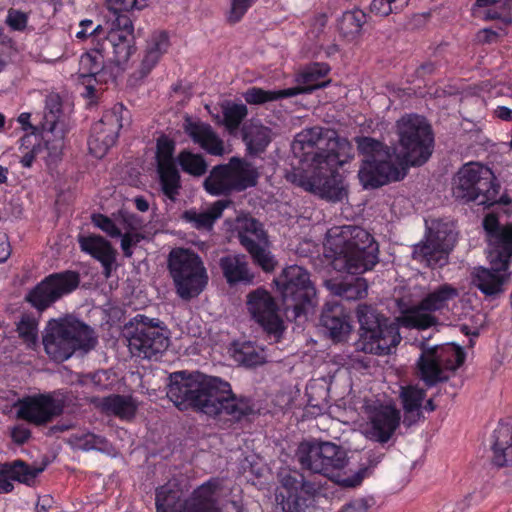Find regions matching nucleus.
<instances>
[{
	"label": "nucleus",
	"instance_id": "nucleus-1",
	"mask_svg": "<svg viewBox=\"0 0 512 512\" xmlns=\"http://www.w3.org/2000/svg\"><path fill=\"white\" fill-rule=\"evenodd\" d=\"M292 151L299 159V166L287 173L288 181L330 201H340L346 196L343 177L337 168L353 158L350 142L313 127L295 136Z\"/></svg>",
	"mask_w": 512,
	"mask_h": 512
},
{
	"label": "nucleus",
	"instance_id": "nucleus-2",
	"mask_svg": "<svg viewBox=\"0 0 512 512\" xmlns=\"http://www.w3.org/2000/svg\"><path fill=\"white\" fill-rule=\"evenodd\" d=\"M167 397L180 410L193 408L208 416L238 422L253 412L251 402L237 397L230 383L200 372L170 375Z\"/></svg>",
	"mask_w": 512,
	"mask_h": 512
},
{
	"label": "nucleus",
	"instance_id": "nucleus-3",
	"mask_svg": "<svg viewBox=\"0 0 512 512\" xmlns=\"http://www.w3.org/2000/svg\"><path fill=\"white\" fill-rule=\"evenodd\" d=\"M398 144L393 148L397 167L382 168L376 177L364 170L362 177L369 184H387L399 181L410 166L424 164L432 154L433 136L430 125L418 115H405L396 122Z\"/></svg>",
	"mask_w": 512,
	"mask_h": 512
},
{
	"label": "nucleus",
	"instance_id": "nucleus-4",
	"mask_svg": "<svg viewBox=\"0 0 512 512\" xmlns=\"http://www.w3.org/2000/svg\"><path fill=\"white\" fill-rule=\"evenodd\" d=\"M325 256L334 267L350 274H362L378 262V245L365 229L353 226H335L328 230L324 243Z\"/></svg>",
	"mask_w": 512,
	"mask_h": 512
},
{
	"label": "nucleus",
	"instance_id": "nucleus-5",
	"mask_svg": "<svg viewBox=\"0 0 512 512\" xmlns=\"http://www.w3.org/2000/svg\"><path fill=\"white\" fill-rule=\"evenodd\" d=\"M357 317L361 327L360 338L355 344L357 352L385 355L399 344L401 336L396 322L381 317L374 308L365 304L359 305ZM344 364L356 370L369 367L368 358L359 353L347 355Z\"/></svg>",
	"mask_w": 512,
	"mask_h": 512
},
{
	"label": "nucleus",
	"instance_id": "nucleus-6",
	"mask_svg": "<svg viewBox=\"0 0 512 512\" xmlns=\"http://www.w3.org/2000/svg\"><path fill=\"white\" fill-rule=\"evenodd\" d=\"M297 457L302 467L334 478L344 487H355L364 478L365 470L352 472L349 475L347 472L339 473L346 466V453L332 442H302L297 449Z\"/></svg>",
	"mask_w": 512,
	"mask_h": 512
},
{
	"label": "nucleus",
	"instance_id": "nucleus-7",
	"mask_svg": "<svg viewBox=\"0 0 512 512\" xmlns=\"http://www.w3.org/2000/svg\"><path fill=\"white\" fill-rule=\"evenodd\" d=\"M97 343L93 331L85 324L70 320H53L43 338L47 355L56 362L69 359L76 350L87 352Z\"/></svg>",
	"mask_w": 512,
	"mask_h": 512
},
{
	"label": "nucleus",
	"instance_id": "nucleus-8",
	"mask_svg": "<svg viewBox=\"0 0 512 512\" xmlns=\"http://www.w3.org/2000/svg\"><path fill=\"white\" fill-rule=\"evenodd\" d=\"M168 269L177 294L184 300L198 296L208 283L202 259L189 249H173L168 256Z\"/></svg>",
	"mask_w": 512,
	"mask_h": 512
},
{
	"label": "nucleus",
	"instance_id": "nucleus-9",
	"mask_svg": "<svg viewBox=\"0 0 512 512\" xmlns=\"http://www.w3.org/2000/svg\"><path fill=\"white\" fill-rule=\"evenodd\" d=\"M274 283L282 296L286 311L291 310L295 319L309 313L317 305L316 289L303 267H286Z\"/></svg>",
	"mask_w": 512,
	"mask_h": 512
},
{
	"label": "nucleus",
	"instance_id": "nucleus-10",
	"mask_svg": "<svg viewBox=\"0 0 512 512\" xmlns=\"http://www.w3.org/2000/svg\"><path fill=\"white\" fill-rule=\"evenodd\" d=\"M221 482L210 479L197 489L185 501L180 493L170 485H164L156 491L157 512H221L218 505Z\"/></svg>",
	"mask_w": 512,
	"mask_h": 512
},
{
	"label": "nucleus",
	"instance_id": "nucleus-11",
	"mask_svg": "<svg viewBox=\"0 0 512 512\" xmlns=\"http://www.w3.org/2000/svg\"><path fill=\"white\" fill-rule=\"evenodd\" d=\"M499 188L490 168L471 162L458 171L454 182V195L466 202L490 206L499 201Z\"/></svg>",
	"mask_w": 512,
	"mask_h": 512
},
{
	"label": "nucleus",
	"instance_id": "nucleus-12",
	"mask_svg": "<svg viewBox=\"0 0 512 512\" xmlns=\"http://www.w3.org/2000/svg\"><path fill=\"white\" fill-rule=\"evenodd\" d=\"M422 352L417 361L418 376L428 386L449 378L448 372L455 371L465 359L461 347L448 343L429 347L421 343Z\"/></svg>",
	"mask_w": 512,
	"mask_h": 512
},
{
	"label": "nucleus",
	"instance_id": "nucleus-13",
	"mask_svg": "<svg viewBox=\"0 0 512 512\" xmlns=\"http://www.w3.org/2000/svg\"><path fill=\"white\" fill-rule=\"evenodd\" d=\"M425 240L413 248V259L428 267H441L447 263L448 254L456 242L453 223L443 220L426 222Z\"/></svg>",
	"mask_w": 512,
	"mask_h": 512
},
{
	"label": "nucleus",
	"instance_id": "nucleus-14",
	"mask_svg": "<svg viewBox=\"0 0 512 512\" xmlns=\"http://www.w3.org/2000/svg\"><path fill=\"white\" fill-rule=\"evenodd\" d=\"M257 169L249 162L233 157L225 165L212 169L204 181L206 191L212 195L227 194L253 187L258 179Z\"/></svg>",
	"mask_w": 512,
	"mask_h": 512
},
{
	"label": "nucleus",
	"instance_id": "nucleus-15",
	"mask_svg": "<svg viewBox=\"0 0 512 512\" xmlns=\"http://www.w3.org/2000/svg\"><path fill=\"white\" fill-rule=\"evenodd\" d=\"M459 296V290L450 285L443 284L428 293L419 303V305L408 309L402 316L394 322L398 327L427 329L437 323V319L432 312L440 311L448 307L449 303Z\"/></svg>",
	"mask_w": 512,
	"mask_h": 512
},
{
	"label": "nucleus",
	"instance_id": "nucleus-16",
	"mask_svg": "<svg viewBox=\"0 0 512 512\" xmlns=\"http://www.w3.org/2000/svg\"><path fill=\"white\" fill-rule=\"evenodd\" d=\"M133 323L135 329L128 338V347L133 356L150 359L167 349L169 338L161 321L139 314L133 318Z\"/></svg>",
	"mask_w": 512,
	"mask_h": 512
},
{
	"label": "nucleus",
	"instance_id": "nucleus-17",
	"mask_svg": "<svg viewBox=\"0 0 512 512\" xmlns=\"http://www.w3.org/2000/svg\"><path fill=\"white\" fill-rule=\"evenodd\" d=\"M328 72L329 67L326 64L316 63L307 67L297 78V82L304 86L279 90H265L259 87H251L244 92L243 98L248 104L261 105L282 98L309 93L327 85V82H320L319 80L326 76Z\"/></svg>",
	"mask_w": 512,
	"mask_h": 512
},
{
	"label": "nucleus",
	"instance_id": "nucleus-18",
	"mask_svg": "<svg viewBox=\"0 0 512 512\" xmlns=\"http://www.w3.org/2000/svg\"><path fill=\"white\" fill-rule=\"evenodd\" d=\"M363 413L366 421L361 426V432L365 438L377 443H387L400 424L399 410L378 400L366 401Z\"/></svg>",
	"mask_w": 512,
	"mask_h": 512
},
{
	"label": "nucleus",
	"instance_id": "nucleus-19",
	"mask_svg": "<svg viewBox=\"0 0 512 512\" xmlns=\"http://www.w3.org/2000/svg\"><path fill=\"white\" fill-rule=\"evenodd\" d=\"M79 274L74 271L53 273L45 277L26 295V300L37 310L43 311L79 285Z\"/></svg>",
	"mask_w": 512,
	"mask_h": 512
},
{
	"label": "nucleus",
	"instance_id": "nucleus-20",
	"mask_svg": "<svg viewBox=\"0 0 512 512\" xmlns=\"http://www.w3.org/2000/svg\"><path fill=\"white\" fill-rule=\"evenodd\" d=\"M313 486L297 473H282L276 490L277 505L282 512H305L311 504Z\"/></svg>",
	"mask_w": 512,
	"mask_h": 512
},
{
	"label": "nucleus",
	"instance_id": "nucleus-21",
	"mask_svg": "<svg viewBox=\"0 0 512 512\" xmlns=\"http://www.w3.org/2000/svg\"><path fill=\"white\" fill-rule=\"evenodd\" d=\"M64 401L53 394H38L20 399L17 416L35 425H44L62 414Z\"/></svg>",
	"mask_w": 512,
	"mask_h": 512
},
{
	"label": "nucleus",
	"instance_id": "nucleus-22",
	"mask_svg": "<svg viewBox=\"0 0 512 512\" xmlns=\"http://www.w3.org/2000/svg\"><path fill=\"white\" fill-rule=\"evenodd\" d=\"M247 308L252 318L263 329L274 336H279L283 331V321L278 314L277 304L271 294L262 288H258L247 295Z\"/></svg>",
	"mask_w": 512,
	"mask_h": 512
},
{
	"label": "nucleus",
	"instance_id": "nucleus-23",
	"mask_svg": "<svg viewBox=\"0 0 512 512\" xmlns=\"http://www.w3.org/2000/svg\"><path fill=\"white\" fill-rule=\"evenodd\" d=\"M358 149L367 156L363 161V165L358 172V177L364 188H377L384 184H369L362 177V172L366 170L369 176L376 177L380 169L397 167L398 162L395 161L394 151H390L387 147L375 139L363 137L357 139Z\"/></svg>",
	"mask_w": 512,
	"mask_h": 512
},
{
	"label": "nucleus",
	"instance_id": "nucleus-24",
	"mask_svg": "<svg viewBox=\"0 0 512 512\" xmlns=\"http://www.w3.org/2000/svg\"><path fill=\"white\" fill-rule=\"evenodd\" d=\"M41 129L43 141L52 140L51 155L55 157L61 154L68 128L62 113L61 99L57 94L46 97Z\"/></svg>",
	"mask_w": 512,
	"mask_h": 512
},
{
	"label": "nucleus",
	"instance_id": "nucleus-25",
	"mask_svg": "<svg viewBox=\"0 0 512 512\" xmlns=\"http://www.w3.org/2000/svg\"><path fill=\"white\" fill-rule=\"evenodd\" d=\"M134 27L127 15H118L111 22L105 41L111 48L112 60L125 64L134 53Z\"/></svg>",
	"mask_w": 512,
	"mask_h": 512
},
{
	"label": "nucleus",
	"instance_id": "nucleus-26",
	"mask_svg": "<svg viewBox=\"0 0 512 512\" xmlns=\"http://www.w3.org/2000/svg\"><path fill=\"white\" fill-rule=\"evenodd\" d=\"M124 107L116 104L112 109L107 111L106 121L109 124L108 134L103 135V125L94 124L90 138L88 140V148L90 153L96 158H102L108 150L115 144L118 133L122 127V113Z\"/></svg>",
	"mask_w": 512,
	"mask_h": 512
},
{
	"label": "nucleus",
	"instance_id": "nucleus-27",
	"mask_svg": "<svg viewBox=\"0 0 512 512\" xmlns=\"http://www.w3.org/2000/svg\"><path fill=\"white\" fill-rule=\"evenodd\" d=\"M183 130L195 144L207 153L214 156H222L225 153L224 142L211 125L202 121H194L191 117L186 116Z\"/></svg>",
	"mask_w": 512,
	"mask_h": 512
},
{
	"label": "nucleus",
	"instance_id": "nucleus-28",
	"mask_svg": "<svg viewBox=\"0 0 512 512\" xmlns=\"http://www.w3.org/2000/svg\"><path fill=\"white\" fill-rule=\"evenodd\" d=\"M491 268L478 267L472 272V283L485 295H495L502 291L505 271L508 266H500L494 254H488Z\"/></svg>",
	"mask_w": 512,
	"mask_h": 512
},
{
	"label": "nucleus",
	"instance_id": "nucleus-29",
	"mask_svg": "<svg viewBox=\"0 0 512 512\" xmlns=\"http://www.w3.org/2000/svg\"><path fill=\"white\" fill-rule=\"evenodd\" d=\"M78 243L81 251L101 263L105 277L109 278L117 255L111 243L100 235L79 236Z\"/></svg>",
	"mask_w": 512,
	"mask_h": 512
},
{
	"label": "nucleus",
	"instance_id": "nucleus-30",
	"mask_svg": "<svg viewBox=\"0 0 512 512\" xmlns=\"http://www.w3.org/2000/svg\"><path fill=\"white\" fill-rule=\"evenodd\" d=\"M107 47L103 44L100 48H94L80 57L78 78L86 88L87 96L94 95V82H98L97 77L104 68V52Z\"/></svg>",
	"mask_w": 512,
	"mask_h": 512
},
{
	"label": "nucleus",
	"instance_id": "nucleus-31",
	"mask_svg": "<svg viewBox=\"0 0 512 512\" xmlns=\"http://www.w3.org/2000/svg\"><path fill=\"white\" fill-rule=\"evenodd\" d=\"M92 223L111 238L120 237L123 229H141L143 226L139 217L127 211H119L112 217L94 214Z\"/></svg>",
	"mask_w": 512,
	"mask_h": 512
},
{
	"label": "nucleus",
	"instance_id": "nucleus-32",
	"mask_svg": "<svg viewBox=\"0 0 512 512\" xmlns=\"http://www.w3.org/2000/svg\"><path fill=\"white\" fill-rule=\"evenodd\" d=\"M321 324L335 342L346 340L352 331L349 317L339 306L324 310L321 315Z\"/></svg>",
	"mask_w": 512,
	"mask_h": 512
},
{
	"label": "nucleus",
	"instance_id": "nucleus-33",
	"mask_svg": "<svg viewBox=\"0 0 512 512\" xmlns=\"http://www.w3.org/2000/svg\"><path fill=\"white\" fill-rule=\"evenodd\" d=\"M492 438L493 462L501 467L512 465V425L500 423Z\"/></svg>",
	"mask_w": 512,
	"mask_h": 512
},
{
	"label": "nucleus",
	"instance_id": "nucleus-34",
	"mask_svg": "<svg viewBox=\"0 0 512 512\" xmlns=\"http://www.w3.org/2000/svg\"><path fill=\"white\" fill-rule=\"evenodd\" d=\"M235 229L241 245L247 250L261 243H267V234L262 224L248 216L238 217Z\"/></svg>",
	"mask_w": 512,
	"mask_h": 512
},
{
	"label": "nucleus",
	"instance_id": "nucleus-35",
	"mask_svg": "<svg viewBox=\"0 0 512 512\" xmlns=\"http://www.w3.org/2000/svg\"><path fill=\"white\" fill-rule=\"evenodd\" d=\"M220 267L229 284L253 282L254 274L248 267L244 255H228L220 259Z\"/></svg>",
	"mask_w": 512,
	"mask_h": 512
},
{
	"label": "nucleus",
	"instance_id": "nucleus-36",
	"mask_svg": "<svg viewBox=\"0 0 512 512\" xmlns=\"http://www.w3.org/2000/svg\"><path fill=\"white\" fill-rule=\"evenodd\" d=\"M31 136L26 135L21 138L19 150L22 153L20 163L23 167H31L32 163L35 159L43 160L47 165L54 164L59 158L61 154L53 157L51 155L52 152V140L50 142L44 141V144L33 145L30 149Z\"/></svg>",
	"mask_w": 512,
	"mask_h": 512
},
{
	"label": "nucleus",
	"instance_id": "nucleus-37",
	"mask_svg": "<svg viewBox=\"0 0 512 512\" xmlns=\"http://www.w3.org/2000/svg\"><path fill=\"white\" fill-rule=\"evenodd\" d=\"M228 204V201L218 200L203 211H197L195 209L185 211L183 218L187 222L192 223L197 229L210 230L214 222L221 217Z\"/></svg>",
	"mask_w": 512,
	"mask_h": 512
},
{
	"label": "nucleus",
	"instance_id": "nucleus-38",
	"mask_svg": "<svg viewBox=\"0 0 512 512\" xmlns=\"http://www.w3.org/2000/svg\"><path fill=\"white\" fill-rule=\"evenodd\" d=\"M168 47L169 39L165 32H156L151 35L141 62V71L144 75H147L155 67Z\"/></svg>",
	"mask_w": 512,
	"mask_h": 512
},
{
	"label": "nucleus",
	"instance_id": "nucleus-39",
	"mask_svg": "<svg viewBox=\"0 0 512 512\" xmlns=\"http://www.w3.org/2000/svg\"><path fill=\"white\" fill-rule=\"evenodd\" d=\"M487 8L483 17L486 20H501L505 25H512V0H476L473 10Z\"/></svg>",
	"mask_w": 512,
	"mask_h": 512
},
{
	"label": "nucleus",
	"instance_id": "nucleus-40",
	"mask_svg": "<svg viewBox=\"0 0 512 512\" xmlns=\"http://www.w3.org/2000/svg\"><path fill=\"white\" fill-rule=\"evenodd\" d=\"M230 353L235 362L246 367L261 365L266 361L264 350L251 342L234 343Z\"/></svg>",
	"mask_w": 512,
	"mask_h": 512
},
{
	"label": "nucleus",
	"instance_id": "nucleus-41",
	"mask_svg": "<svg viewBox=\"0 0 512 512\" xmlns=\"http://www.w3.org/2000/svg\"><path fill=\"white\" fill-rule=\"evenodd\" d=\"M494 258L500 261V266H509L512 257V223L503 225L500 232L495 234L489 241Z\"/></svg>",
	"mask_w": 512,
	"mask_h": 512
},
{
	"label": "nucleus",
	"instance_id": "nucleus-42",
	"mask_svg": "<svg viewBox=\"0 0 512 512\" xmlns=\"http://www.w3.org/2000/svg\"><path fill=\"white\" fill-rule=\"evenodd\" d=\"M100 408L107 414L121 419H130L135 415L137 404L132 397L111 395L100 400Z\"/></svg>",
	"mask_w": 512,
	"mask_h": 512
},
{
	"label": "nucleus",
	"instance_id": "nucleus-43",
	"mask_svg": "<svg viewBox=\"0 0 512 512\" xmlns=\"http://www.w3.org/2000/svg\"><path fill=\"white\" fill-rule=\"evenodd\" d=\"M331 292L347 300H357L367 295L368 285L364 278L344 279L341 281L329 282Z\"/></svg>",
	"mask_w": 512,
	"mask_h": 512
},
{
	"label": "nucleus",
	"instance_id": "nucleus-44",
	"mask_svg": "<svg viewBox=\"0 0 512 512\" xmlns=\"http://www.w3.org/2000/svg\"><path fill=\"white\" fill-rule=\"evenodd\" d=\"M250 153L256 154L265 150L271 142L272 133L268 127L258 123H251L244 130L243 137Z\"/></svg>",
	"mask_w": 512,
	"mask_h": 512
},
{
	"label": "nucleus",
	"instance_id": "nucleus-45",
	"mask_svg": "<svg viewBox=\"0 0 512 512\" xmlns=\"http://www.w3.org/2000/svg\"><path fill=\"white\" fill-rule=\"evenodd\" d=\"M69 443L83 451L98 450L108 452L109 442L102 436L90 432L75 433L69 438Z\"/></svg>",
	"mask_w": 512,
	"mask_h": 512
},
{
	"label": "nucleus",
	"instance_id": "nucleus-46",
	"mask_svg": "<svg viewBox=\"0 0 512 512\" xmlns=\"http://www.w3.org/2000/svg\"><path fill=\"white\" fill-rule=\"evenodd\" d=\"M44 467L30 466L24 461L16 460L10 464L6 463V471L11 478L20 483L31 485L36 477L42 473Z\"/></svg>",
	"mask_w": 512,
	"mask_h": 512
},
{
	"label": "nucleus",
	"instance_id": "nucleus-47",
	"mask_svg": "<svg viewBox=\"0 0 512 512\" xmlns=\"http://www.w3.org/2000/svg\"><path fill=\"white\" fill-rule=\"evenodd\" d=\"M177 162L184 172L193 176H202L207 171V163L203 156L189 150L181 151L177 156Z\"/></svg>",
	"mask_w": 512,
	"mask_h": 512
},
{
	"label": "nucleus",
	"instance_id": "nucleus-48",
	"mask_svg": "<svg viewBox=\"0 0 512 512\" xmlns=\"http://www.w3.org/2000/svg\"><path fill=\"white\" fill-rule=\"evenodd\" d=\"M158 173L164 195L174 201L181 188L180 175L176 166L158 169Z\"/></svg>",
	"mask_w": 512,
	"mask_h": 512
},
{
	"label": "nucleus",
	"instance_id": "nucleus-49",
	"mask_svg": "<svg viewBox=\"0 0 512 512\" xmlns=\"http://www.w3.org/2000/svg\"><path fill=\"white\" fill-rule=\"evenodd\" d=\"M366 22V14L361 10L347 11L343 14L339 27L345 36L354 37L358 35Z\"/></svg>",
	"mask_w": 512,
	"mask_h": 512
},
{
	"label": "nucleus",
	"instance_id": "nucleus-50",
	"mask_svg": "<svg viewBox=\"0 0 512 512\" xmlns=\"http://www.w3.org/2000/svg\"><path fill=\"white\" fill-rule=\"evenodd\" d=\"M400 395L405 412L419 417L425 391L416 386H408L402 388Z\"/></svg>",
	"mask_w": 512,
	"mask_h": 512
},
{
	"label": "nucleus",
	"instance_id": "nucleus-51",
	"mask_svg": "<svg viewBox=\"0 0 512 512\" xmlns=\"http://www.w3.org/2000/svg\"><path fill=\"white\" fill-rule=\"evenodd\" d=\"M268 245L269 242L267 241V243H261L255 247H250L251 249H247L254 263L259 265L265 272L273 271L277 264L274 256L268 249Z\"/></svg>",
	"mask_w": 512,
	"mask_h": 512
},
{
	"label": "nucleus",
	"instance_id": "nucleus-52",
	"mask_svg": "<svg viewBox=\"0 0 512 512\" xmlns=\"http://www.w3.org/2000/svg\"><path fill=\"white\" fill-rule=\"evenodd\" d=\"M175 150V144L172 140L167 137H161L157 141V166L158 169L175 167V161L173 158Z\"/></svg>",
	"mask_w": 512,
	"mask_h": 512
},
{
	"label": "nucleus",
	"instance_id": "nucleus-53",
	"mask_svg": "<svg viewBox=\"0 0 512 512\" xmlns=\"http://www.w3.org/2000/svg\"><path fill=\"white\" fill-rule=\"evenodd\" d=\"M247 107L244 104H231L224 108V125L229 131L236 130L247 116Z\"/></svg>",
	"mask_w": 512,
	"mask_h": 512
},
{
	"label": "nucleus",
	"instance_id": "nucleus-54",
	"mask_svg": "<svg viewBox=\"0 0 512 512\" xmlns=\"http://www.w3.org/2000/svg\"><path fill=\"white\" fill-rule=\"evenodd\" d=\"M107 9L116 16L125 12L139 11L148 5V0H105Z\"/></svg>",
	"mask_w": 512,
	"mask_h": 512
},
{
	"label": "nucleus",
	"instance_id": "nucleus-55",
	"mask_svg": "<svg viewBox=\"0 0 512 512\" xmlns=\"http://www.w3.org/2000/svg\"><path fill=\"white\" fill-rule=\"evenodd\" d=\"M406 4V0H373L370 11L377 16L386 17L391 13H398Z\"/></svg>",
	"mask_w": 512,
	"mask_h": 512
},
{
	"label": "nucleus",
	"instance_id": "nucleus-56",
	"mask_svg": "<svg viewBox=\"0 0 512 512\" xmlns=\"http://www.w3.org/2000/svg\"><path fill=\"white\" fill-rule=\"evenodd\" d=\"M19 336L28 346L35 345L38 338L37 322L30 317H23L17 326Z\"/></svg>",
	"mask_w": 512,
	"mask_h": 512
},
{
	"label": "nucleus",
	"instance_id": "nucleus-57",
	"mask_svg": "<svg viewBox=\"0 0 512 512\" xmlns=\"http://www.w3.org/2000/svg\"><path fill=\"white\" fill-rule=\"evenodd\" d=\"M256 1L257 0H230L227 20L230 23L239 22Z\"/></svg>",
	"mask_w": 512,
	"mask_h": 512
},
{
	"label": "nucleus",
	"instance_id": "nucleus-58",
	"mask_svg": "<svg viewBox=\"0 0 512 512\" xmlns=\"http://www.w3.org/2000/svg\"><path fill=\"white\" fill-rule=\"evenodd\" d=\"M140 229H123L121 237V249L125 257H132V248L136 246L142 239L143 236L139 232Z\"/></svg>",
	"mask_w": 512,
	"mask_h": 512
},
{
	"label": "nucleus",
	"instance_id": "nucleus-59",
	"mask_svg": "<svg viewBox=\"0 0 512 512\" xmlns=\"http://www.w3.org/2000/svg\"><path fill=\"white\" fill-rule=\"evenodd\" d=\"M5 22L12 30L22 31L27 26L28 16L20 10L11 8L7 12Z\"/></svg>",
	"mask_w": 512,
	"mask_h": 512
},
{
	"label": "nucleus",
	"instance_id": "nucleus-60",
	"mask_svg": "<svg viewBox=\"0 0 512 512\" xmlns=\"http://www.w3.org/2000/svg\"><path fill=\"white\" fill-rule=\"evenodd\" d=\"M483 227L488 235V241L493 238L495 234L501 231L503 225L499 224L498 218L494 214H488L483 220Z\"/></svg>",
	"mask_w": 512,
	"mask_h": 512
},
{
	"label": "nucleus",
	"instance_id": "nucleus-61",
	"mask_svg": "<svg viewBox=\"0 0 512 512\" xmlns=\"http://www.w3.org/2000/svg\"><path fill=\"white\" fill-rule=\"evenodd\" d=\"M12 478L6 471V464H0V494L9 493L13 490L14 485Z\"/></svg>",
	"mask_w": 512,
	"mask_h": 512
},
{
	"label": "nucleus",
	"instance_id": "nucleus-62",
	"mask_svg": "<svg viewBox=\"0 0 512 512\" xmlns=\"http://www.w3.org/2000/svg\"><path fill=\"white\" fill-rule=\"evenodd\" d=\"M11 437L17 444L25 443L30 437V431L24 426H16L11 431Z\"/></svg>",
	"mask_w": 512,
	"mask_h": 512
},
{
	"label": "nucleus",
	"instance_id": "nucleus-63",
	"mask_svg": "<svg viewBox=\"0 0 512 512\" xmlns=\"http://www.w3.org/2000/svg\"><path fill=\"white\" fill-rule=\"evenodd\" d=\"M11 254V247L5 233H0V263L5 262Z\"/></svg>",
	"mask_w": 512,
	"mask_h": 512
},
{
	"label": "nucleus",
	"instance_id": "nucleus-64",
	"mask_svg": "<svg viewBox=\"0 0 512 512\" xmlns=\"http://www.w3.org/2000/svg\"><path fill=\"white\" fill-rule=\"evenodd\" d=\"M31 114L28 112H23L17 117V122L21 125L24 131L31 130L32 134H34L37 130L35 126L31 124Z\"/></svg>",
	"mask_w": 512,
	"mask_h": 512
}]
</instances>
